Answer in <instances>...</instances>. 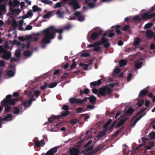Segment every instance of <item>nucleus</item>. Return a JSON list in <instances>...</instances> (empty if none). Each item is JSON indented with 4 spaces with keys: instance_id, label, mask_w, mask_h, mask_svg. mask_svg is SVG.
Wrapping results in <instances>:
<instances>
[{
    "instance_id": "f257e3e1",
    "label": "nucleus",
    "mask_w": 155,
    "mask_h": 155,
    "mask_svg": "<svg viewBox=\"0 0 155 155\" xmlns=\"http://www.w3.org/2000/svg\"><path fill=\"white\" fill-rule=\"evenodd\" d=\"M52 28H53L51 27L50 28H46L42 31L43 37L41 41V43L42 48H45L46 46L45 45L50 43L51 40L55 38L54 33H50L49 32V29Z\"/></svg>"
},
{
    "instance_id": "f03ea898",
    "label": "nucleus",
    "mask_w": 155,
    "mask_h": 155,
    "mask_svg": "<svg viewBox=\"0 0 155 155\" xmlns=\"http://www.w3.org/2000/svg\"><path fill=\"white\" fill-rule=\"evenodd\" d=\"M87 99V97H85L82 100L78 99L77 98L75 97H71L69 99V101L71 104H73L74 103H76L78 104H82L86 102Z\"/></svg>"
},
{
    "instance_id": "7ed1b4c3",
    "label": "nucleus",
    "mask_w": 155,
    "mask_h": 155,
    "mask_svg": "<svg viewBox=\"0 0 155 155\" xmlns=\"http://www.w3.org/2000/svg\"><path fill=\"white\" fill-rule=\"evenodd\" d=\"M51 27H52L53 28H50L49 30L50 31L49 32L50 33H54L55 37V34L56 32H58L59 34V35H61V34L63 33V29H58L54 28V26H50L47 28H49Z\"/></svg>"
},
{
    "instance_id": "20e7f679",
    "label": "nucleus",
    "mask_w": 155,
    "mask_h": 155,
    "mask_svg": "<svg viewBox=\"0 0 155 155\" xmlns=\"http://www.w3.org/2000/svg\"><path fill=\"white\" fill-rule=\"evenodd\" d=\"M69 5H73L74 9H77L81 8V6L79 4L76 0H72L69 3Z\"/></svg>"
},
{
    "instance_id": "39448f33",
    "label": "nucleus",
    "mask_w": 155,
    "mask_h": 155,
    "mask_svg": "<svg viewBox=\"0 0 155 155\" xmlns=\"http://www.w3.org/2000/svg\"><path fill=\"white\" fill-rule=\"evenodd\" d=\"M149 89V87H147L141 91L139 94V97H142L146 95L148 93Z\"/></svg>"
},
{
    "instance_id": "423d86ee",
    "label": "nucleus",
    "mask_w": 155,
    "mask_h": 155,
    "mask_svg": "<svg viewBox=\"0 0 155 155\" xmlns=\"http://www.w3.org/2000/svg\"><path fill=\"white\" fill-rule=\"evenodd\" d=\"M4 54L2 55V58L8 60L11 57V54L10 52H8L6 50H5Z\"/></svg>"
},
{
    "instance_id": "0eeeda50",
    "label": "nucleus",
    "mask_w": 155,
    "mask_h": 155,
    "mask_svg": "<svg viewBox=\"0 0 155 155\" xmlns=\"http://www.w3.org/2000/svg\"><path fill=\"white\" fill-rule=\"evenodd\" d=\"M80 150L77 148H72L69 150L70 155H78Z\"/></svg>"
},
{
    "instance_id": "6e6552de",
    "label": "nucleus",
    "mask_w": 155,
    "mask_h": 155,
    "mask_svg": "<svg viewBox=\"0 0 155 155\" xmlns=\"http://www.w3.org/2000/svg\"><path fill=\"white\" fill-rule=\"evenodd\" d=\"M103 31L101 30L98 32H94L92 33L91 37L92 40H94L96 39L99 35H101Z\"/></svg>"
},
{
    "instance_id": "1a4fd4ad",
    "label": "nucleus",
    "mask_w": 155,
    "mask_h": 155,
    "mask_svg": "<svg viewBox=\"0 0 155 155\" xmlns=\"http://www.w3.org/2000/svg\"><path fill=\"white\" fill-rule=\"evenodd\" d=\"M154 14H151L148 15V13H144L142 15L141 17L143 19H148L154 17Z\"/></svg>"
},
{
    "instance_id": "9d476101",
    "label": "nucleus",
    "mask_w": 155,
    "mask_h": 155,
    "mask_svg": "<svg viewBox=\"0 0 155 155\" xmlns=\"http://www.w3.org/2000/svg\"><path fill=\"white\" fill-rule=\"evenodd\" d=\"M34 143L37 147H43L45 144L43 139H42L40 141H35Z\"/></svg>"
},
{
    "instance_id": "9b49d317",
    "label": "nucleus",
    "mask_w": 155,
    "mask_h": 155,
    "mask_svg": "<svg viewBox=\"0 0 155 155\" xmlns=\"http://www.w3.org/2000/svg\"><path fill=\"white\" fill-rule=\"evenodd\" d=\"M101 83L102 81L101 80L99 79L97 81H94L91 82L90 84V86L91 88H93L96 86H99L101 84Z\"/></svg>"
},
{
    "instance_id": "f8f14e48",
    "label": "nucleus",
    "mask_w": 155,
    "mask_h": 155,
    "mask_svg": "<svg viewBox=\"0 0 155 155\" xmlns=\"http://www.w3.org/2000/svg\"><path fill=\"white\" fill-rule=\"evenodd\" d=\"M57 151V148L54 147L47 152L45 155H54Z\"/></svg>"
},
{
    "instance_id": "ddd939ff",
    "label": "nucleus",
    "mask_w": 155,
    "mask_h": 155,
    "mask_svg": "<svg viewBox=\"0 0 155 155\" xmlns=\"http://www.w3.org/2000/svg\"><path fill=\"white\" fill-rule=\"evenodd\" d=\"M99 42H97L94 43L95 46L94 47V51L99 52L101 50V48L99 47L101 45V44L99 43Z\"/></svg>"
},
{
    "instance_id": "4468645a",
    "label": "nucleus",
    "mask_w": 155,
    "mask_h": 155,
    "mask_svg": "<svg viewBox=\"0 0 155 155\" xmlns=\"http://www.w3.org/2000/svg\"><path fill=\"white\" fill-rule=\"evenodd\" d=\"M19 4L20 2L17 0H14V4H13L12 1H10L9 3V5L13 7H16L17 6L19 5Z\"/></svg>"
},
{
    "instance_id": "2eb2a0df",
    "label": "nucleus",
    "mask_w": 155,
    "mask_h": 155,
    "mask_svg": "<svg viewBox=\"0 0 155 155\" xmlns=\"http://www.w3.org/2000/svg\"><path fill=\"white\" fill-rule=\"evenodd\" d=\"M154 34L153 32L150 30H148L146 32L147 37L150 39L152 38L153 37Z\"/></svg>"
},
{
    "instance_id": "dca6fc26",
    "label": "nucleus",
    "mask_w": 155,
    "mask_h": 155,
    "mask_svg": "<svg viewBox=\"0 0 155 155\" xmlns=\"http://www.w3.org/2000/svg\"><path fill=\"white\" fill-rule=\"evenodd\" d=\"M87 98L89 100L91 104L93 105L95 104V101L96 100V98L94 96L92 95L88 98L87 97Z\"/></svg>"
},
{
    "instance_id": "f3484780",
    "label": "nucleus",
    "mask_w": 155,
    "mask_h": 155,
    "mask_svg": "<svg viewBox=\"0 0 155 155\" xmlns=\"http://www.w3.org/2000/svg\"><path fill=\"white\" fill-rule=\"evenodd\" d=\"M107 130L106 129H104L102 131L99 132L97 134V137L98 138H100L105 135L106 134Z\"/></svg>"
},
{
    "instance_id": "a211bd4d",
    "label": "nucleus",
    "mask_w": 155,
    "mask_h": 155,
    "mask_svg": "<svg viewBox=\"0 0 155 155\" xmlns=\"http://www.w3.org/2000/svg\"><path fill=\"white\" fill-rule=\"evenodd\" d=\"M127 119L128 118H126L125 119L121 120L117 124L116 126V128H117L120 127L124 123Z\"/></svg>"
},
{
    "instance_id": "6ab92c4d",
    "label": "nucleus",
    "mask_w": 155,
    "mask_h": 155,
    "mask_svg": "<svg viewBox=\"0 0 155 155\" xmlns=\"http://www.w3.org/2000/svg\"><path fill=\"white\" fill-rule=\"evenodd\" d=\"M142 64L143 62L139 61V60H138V61L135 62L134 63V66L136 68L139 69L141 67L142 65Z\"/></svg>"
},
{
    "instance_id": "aec40b11",
    "label": "nucleus",
    "mask_w": 155,
    "mask_h": 155,
    "mask_svg": "<svg viewBox=\"0 0 155 155\" xmlns=\"http://www.w3.org/2000/svg\"><path fill=\"white\" fill-rule=\"evenodd\" d=\"M12 115L10 114H8L7 115L5 116L4 118L1 119V121H6L7 120H12Z\"/></svg>"
},
{
    "instance_id": "412c9836",
    "label": "nucleus",
    "mask_w": 155,
    "mask_h": 155,
    "mask_svg": "<svg viewBox=\"0 0 155 155\" xmlns=\"http://www.w3.org/2000/svg\"><path fill=\"white\" fill-rule=\"evenodd\" d=\"M104 86L98 89V93L100 94L101 95L103 96H105V91L104 89Z\"/></svg>"
},
{
    "instance_id": "4be33fe9",
    "label": "nucleus",
    "mask_w": 155,
    "mask_h": 155,
    "mask_svg": "<svg viewBox=\"0 0 155 155\" xmlns=\"http://www.w3.org/2000/svg\"><path fill=\"white\" fill-rule=\"evenodd\" d=\"M17 24L16 20H14L13 21L12 23V25L13 27V28L12 29H11V28L9 29L8 31V32H9L11 31H13L14 30H15L17 26Z\"/></svg>"
},
{
    "instance_id": "5701e85b",
    "label": "nucleus",
    "mask_w": 155,
    "mask_h": 155,
    "mask_svg": "<svg viewBox=\"0 0 155 155\" xmlns=\"http://www.w3.org/2000/svg\"><path fill=\"white\" fill-rule=\"evenodd\" d=\"M104 87H105L104 88V89L105 94H109L112 93V91L111 89L108 87V85H105L104 86Z\"/></svg>"
},
{
    "instance_id": "b1692460",
    "label": "nucleus",
    "mask_w": 155,
    "mask_h": 155,
    "mask_svg": "<svg viewBox=\"0 0 155 155\" xmlns=\"http://www.w3.org/2000/svg\"><path fill=\"white\" fill-rule=\"evenodd\" d=\"M140 38L139 37H137L134 39L133 45L135 46H137L140 44Z\"/></svg>"
},
{
    "instance_id": "393cba45",
    "label": "nucleus",
    "mask_w": 155,
    "mask_h": 155,
    "mask_svg": "<svg viewBox=\"0 0 155 155\" xmlns=\"http://www.w3.org/2000/svg\"><path fill=\"white\" fill-rule=\"evenodd\" d=\"M109 41V39L105 38L104 37H102L100 41H99L98 42H99V44H101H101H104L105 43L107 42H108Z\"/></svg>"
},
{
    "instance_id": "a878e982",
    "label": "nucleus",
    "mask_w": 155,
    "mask_h": 155,
    "mask_svg": "<svg viewBox=\"0 0 155 155\" xmlns=\"http://www.w3.org/2000/svg\"><path fill=\"white\" fill-rule=\"evenodd\" d=\"M32 10L34 12H39L41 11V9L36 5H34L33 6Z\"/></svg>"
},
{
    "instance_id": "bb28decb",
    "label": "nucleus",
    "mask_w": 155,
    "mask_h": 155,
    "mask_svg": "<svg viewBox=\"0 0 155 155\" xmlns=\"http://www.w3.org/2000/svg\"><path fill=\"white\" fill-rule=\"evenodd\" d=\"M70 113L69 111H63L61 113V116H59V117L57 118V119L59 118V117H63L66 116L68 115Z\"/></svg>"
},
{
    "instance_id": "cd10ccee",
    "label": "nucleus",
    "mask_w": 155,
    "mask_h": 155,
    "mask_svg": "<svg viewBox=\"0 0 155 155\" xmlns=\"http://www.w3.org/2000/svg\"><path fill=\"white\" fill-rule=\"evenodd\" d=\"M119 64L120 67H123L127 64V62L124 60H121L119 61Z\"/></svg>"
},
{
    "instance_id": "c85d7f7f",
    "label": "nucleus",
    "mask_w": 155,
    "mask_h": 155,
    "mask_svg": "<svg viewBox=\"0 0 155 155\" xmlns=\"http://www.w3.org/2000/svg\"><path fill=\"white\" fill-rule=\"evenodd\" d=\"M134 111V110L132 108H130L125 113L126 114H127V115L128 116H130L132 114Z\"/></svg>"
},
{
    "instance_id": "c756f323",
    "label": "nucleus",
    "mask_w": 155,
    "mask_h": 155,
    "mask_svg": "<svg viewBox=\"0 0 155 155\" xmlns=\"http://www.w3.org/2000/svg\"><path fill=\"white\" fill-rule=\"evenodd\" d=\"M8 105H14L15 104L16 100L15 99H8Z\"/></svg>"
},
{
    "instance_id": "7c9ffc66",
    "label": "nucleus",
    "mask_w": 155,
    "mask_h": 155,
    "mask_svg": "<svg viewBox=\"0 0 155 155\" xmlns=\"http://www.w3.org/2000/svg\"><path fill=\"white\" fill-rule=\"evenodd\" d=\"M56 14L58 15V18H63V12H61L60 10H58Z\"/></svg>"
},
{
    "instance_id": "2f4dec72",
    "label": "nucleus",
    "mask_w": 155,
    "mask_h": 155,
    "mask_svg": "<svg viewBox=\"0 0 155 155\" xmlns=\"http://www.w3.org/2000/svg\"><path fill=\"white\" fill-rule=\"evenodd\" d=\"M7 4L6 3H4L2 4H0V10L2 11H4L5 10V8Z\"/></svg>"
},
{
    "instance_id": "473e14b6",
    "label": "nucleus",
    "mask_w": 155,
    "mask_h": 155,
    "mask_svg": "<svg viewBox=\"0 0 155 155\" xmlns=\"http://www.w3.org/2000/svg\"><path fill=\"white\" fill-rule=\"evenodd\" d=\"M1 104L2 106H7L8 105V100L5 99L4 100L2 101L1 102Z\"/></svg>"
},
{
    "instance_id": "72a5a7b5",
    "label": "nucleus",
    "mask_w": 155,
    "mask_h": 155,
    "mask_svg": "<svg viewBox=\"0 0 155 155\" xmlns=\"http://www.w3.org/2000/svg\"><path fill=\"white\" fill-rule=\"evenodd\" d=\"M149 137L151 139H155V133L153 131L151 132L149 134Z\"/></svg>"
},
{
    "instance_id": "f704fd0d",
    "label": "nucleus",
    "mask_w": 155,
    "mask_h": 155,
    "mask_svg": "<svg viewBox=\"0 0 155 155\" xmlns=\"http://www.w3.org/2000/svg\"><path fill=\"white\" fill-rule=\"evenodd\" d=\"M15 73L14 71L12 70H9L7 71V75L10 77H12L14 76Z\"/></svg>"
},
{
    "instance_id": "c9c22d12",
    "label": "nucleus",
    "mask_w": 155,
    "mask_h": 155,
    "mask_svg": "<svg viewBox=\"0 0 155 155\" xmlns=\"http://www.w3.org/2000/svg\"><path fill=\"white\" fill-rule=\"evenodd\" d=\"M53 13V12H50L44 15L43 17L45 18H49L50 15H51Z\"/></svg>"
},
{
    "instance_id": "e433bc0d",
    "label": "nucleus",
    "mask_w": 155,
    "mask_h": 155,
    "mask_svg": "<svg viewBox=\"0 0 155 155\" xmlns=\"http://www.w3.org/2000/svg\"><path fill=\"white\" fill-rule=\"evenodd\" d=\"M153 25V24L150 22L146 24L144 26V28L145 29H148L151 27Z\"/></svg>"
},
{
    "instance_id": "4c0bfd02",
    "label": "nucleus",
    "mask_w": 155,
    "mask_h": 155,
    "mask_svg": "<svg viewBox=\"0 0 155 155\" xmlns=\"http://www.w3.org/2000/svg\"><path fill=\"white\" fill-rule=\"evenodd\" d=\"M58 84V83L56 82H54L53 83H51L48 86V87L49 88H53L56 86Z\"/></svg>"
},
{
    "instance_id": "58836bf2",
    "label": "nucleus",
    "mask_w": 155,
    "mask_h": 155,
    "mask_svg": "<svg viewBox=\"0 0 155 155\" xmlns=\"http://www.w3.org/2000/svg\"><path fill=\"white\" fill-rule=\"evenodd\" d=\"M33 15V14L32 12V11L31 10H30L28 11L27 12V15H25V16H26V18H28L32 16Z\"/></svg>"
},
{
    "instance_id": "ea45409f",
    "label": "nucleus",
    "mask_w": 155,
    "mask_h": 155,
    "mask_svg": "<svg viewBox=\"0 0 155 155\" xmlns=\"http://www.w3.org/2000/svg\"><path fill=\"white\" fill-rule=\"evenodd\" d=\"M30 54L31 52L29 51H24L23 52V55L25 56L29 57Z\"/></svg>"
},
{
    "instance_id": "a19ab883",
    "label": "nucleus",
    "mask_w": 155,
    "mask_h": 155,
    "mask_svg": "<svg viewBox=\"0 0 155 155\" xmlns=\"http://www.w3.org/2000/svg\"><path fill=\"white\" fill-rule=\"evenodd\" d=\"M20 50V49H18V50L16 51L15 53V55L17 58H19L20 57L21 53Z\"/></svg>"
},
{
    "instance_id": "79ce46f5",
    "label": "nucleus",
    "mask_w": 155,
    "mask_h": 155,
    "mask_svg": "<svg viewBox=\"0 0 155 155\" xmlns=\"http://www.w3.org/2000/svg\"><path fill=\"white\" fill-rule=\"evenodd\" d=\"M130 28L129 25H125L122 28L121 30L124 31H126L128 30Z\"/></svg>"
},
{
    "instance_id": "37998d69",
    "label": "nucleus",
    "mask_w": 155,
    "mask_h": 155,
    "mask_svg": "<svg viewBox=\"0 0 155 155\" xmlns=\"http://www.w3.org/2000/svg\"><path fill=\"white\" fill-rule=\"evenodd\" d=\"M47 88V83L46 82H45L44 85L43 86H41L40 87V89L41 90H44L46 89Z\"/></svg>"
},
{
    "instance_id": "c03bdc74",
    "label": "nucleus",
    "mask_w": 155,
    "mask_h": 155,
    "mask_svg": "<svg viewBox=\"0 0 155 155\" xmlns=\"http://www.w3.org/2000/svg\"><path fill=\"white\" fill-rule=\"evenodd\" d=\"M87 5L91 8H93L95 6L94 4H93L92 2L88 3L86 4Z\"/></svg>"
},
{
    "instance_id": "a18cd8bd",
    "label": "nucleus",
    "mask_w": 155,
    "mask_h": 155,
    "mask_svg": "<svg viewBox=\"0 0 155 155\" xmlns=\"http://www.w3.org/2000/svg\"><path fill=\"white\" fill-rule=\"evenodd\" d=\"M41 93V92L38 90L34 91V94L36 96V98H38Z\"/></svg>"
},
{
    "instance_id": "49530a36",
    "label": "nucleus",
    "mask_w": 155,
    "mask_h": 155,
    "mask_svg": "<svg viewBox=\"0 0 155 155\" xmlns=\"http://www.w3.org/2000/svg\"><path fill=\"white\" fill-rule=\"evenodd\" d=\"M78 20L80 21H81L84 20V18L82 15L78 16L77 18Z\"/></svg>"
},
{
    "instance_id": "de8ad7c7",
    "label": "nucleus",
    "mask_w": 155,
    "mask_h": 155,
    "mask_svg": "<svg viewBox=\"0 0 155 155\" xmlns=\"http://www.w3.org/2000/svg\"><path fill=\"white\" fill-rule=\"evenodd\" d=\"M76 111L77 113H80L83 111V108L81 107H78L76 109Z\"/></svg>"
},
{
    "instance_id": "09e8293b",
    "label": "nucleus",
    "mask_w": 155,
    "mask_h": 155,
    "mask_svg": "<svg viewBox=\"0 0 155 155\" xmlns=\"http://www.w3.org/2000/svg\"><path fill=\"white\" fill-rule=\"evenodd\" d=\"M14 108L15 110V111L13 113L14 114H18L19 113L20 110L18 108L14 107Z\"/></svg>"
},
{
    "instance_id": "8fccbe9b",
    "label": "nucleus",
    "mask_w": 155,
    "mask_h": 155,
    "mask_svg": "<svg viewBox=\"0 0 155 155\" xmlns=\"http://www.w3.org/2000/svg\"><path fill=\"white\" fill-rule=\"evenodd\" d=\"M62 109L65 110V111H68V106L67 105H64L62 107Z\"/></svg>"
},
{
    "instance_id": "3c124183",
    "label": "nucleus",
    "mask_w": 155,
    "mask_h": 155,
    "mask_svg": "<svg viewBox=\"0 0 155 155\" xmlns=\"http://www.w3.org/2000/svg\"><path fill=\"white\" fill-rule=\"evenodd\" d=\"M70 122L72 125H74L77 123V120L76 119H72L71 120Z\"/></svg>"
},
{
    "instance_id": "603ef678",
    "label": "nucleus",
    "mask_w": 155,
    "mask_h": 155,
    "mask_svg": "<svg viewBox=\"0 0 155 155\" xmlns=\"http://www.w3.org/2000/svg\"><path fill=\"white\" fill-rule=\"evenodd\" d=\"M11 109V107L10 106H6L5 107V110L7 112H9Z\"/></svg>"
},
{
    "instance_id": "864d4df0",
    "label": "nucleus",
    "mask_w": 155,
    "mask_h": 155,
    "mask_svg": "<svg viewBox=\"0 0 155 155\" xmlns=\"http://www.w3.org/2000/svg\"><path fill=\"white\" fill-rule=\"evenodd\" d=\"M94 148V146L92 145L88 147L86 150L87 152L90 151L92 150Z\"/></svg>"
},
{
    "instance_id": "5fc2aeb1",
    "label": "nucleus",
    "mask_w": 155,
    "mask_h": 155,
    "mask_svg": "<svg viewBox=\"0 0 155 155\" xmlns=\"http://www.w3.org/2000/svg\"><path fill=\"white\" fill-rule=\"evenodd\" d=\"M149 145L151 147V148L154 146V141L153 140H151L148 143Z\"/></svg>"
},
{
    "instance_id": "6e6d98bb",
    "label": "nucleus",
    "mask_w": 155,
    "mask_h": 155,
    "mask_svg": "<svg viewBox=\"0 0 155 155\" xmlns=\"http://www.w3.org/2000/svg\"><path fill=\"white\" fill-rule=\"evenodd\" d=\"M5 49L2 45H0V53H4L5 51Z\"/></svg>"
},
{
    "instance_id": "4d7b16f0",
    "label": "nucleus",
    "mask_w": 155,
    "mask_h": 155,
    "mask_svg": "<svg viewBox=\"0 0 155 155\" xmlns=\"http://www.w3.org/2000/svg\"><path fill=\"white\" fill-rule=\"evenodd\" d=\"M76 64L75 62H73V63L71 65L70 69H73L76 67Z\"/></svg>"
},
{
    "instance_id": "13d9d810",
    "label": "nucleus",
    "mask_w": 155,
    "mask_h": 155,
    "mask_svg": "<svg viewBox=\"0 0 155 155\" xmlns=\"http://www.w3.org/2000/svg\"><path fill=\"white\" fill-rule=\"evenodd\" d=\"M103 45L105 48H108L110 46V44L108 42H106Z\"/></svg>"
},
{
    "instance_id": "bf43d9fd",
    "label": "nucleus",
    "mask_w": 155,
    "mask_h": 155,
    "mask_svg": "<svg viewBox=\"0 0 155 155\" xmlns=\"http://www.w3.org/2000/svg\"><path fill=\"white\" fill-rule=\"evenodd\" d=\"M133 20L135 21H139L140 20V19L139 16H136L134 18Z\"/></svg>"
},
{
    "instance_id": "052dcab7",
    "label": "nucleus",
    "mask_w": 155,
    "mask_h": 155,
    "mask_svg": "<svg viewBox=\"0 0 155 155\" xmlns=\"http://www.w3.org/2000/svg\"><path fill=\"white\" fill-rule=\"evenodd\" d=\"M143 101L141 100L138 102L137 103V104L138 105L139 107H140L143 104Z\"/></svg>"
},
{
    "instance_id": "680f3d73",
    "label": "nucleus",
    "mask_w": 155,
    "mask_h": 155,
    "mask_svg": "<svg viewBox=\"0 0 155 155\" xmlns=\"http://www.w3.org/2000/svg\"><path fill=\"white\" fill-rule=\"evenodd\" d=\"M92 91L93 93L96 94H97L98 93V90L97 88H93Z\"/></svg>"
},
{
    "instance_id": "e2e57ef3",
    "label": "nucleus",
    "mask_w": 155,
    "mask_h": 155,
    "mask_svg": "<svg viewBox=\"0 0 155 155\" xmlns=\"http://www.w3.org/2000/svg\"><path fill=\"white\" fill-rule=\"evenodd\" d=\"M62 5L61 3V2H58L55 5V8H58L61 7Z\"/></svg>"
},
{
    "instance_id": "0e129e2a",
    "label": "nucleus",
    "mask_w": 155,
    "mask_h": 155,
    "mask_svg": "<svg viewBox=\"0 0 155 155\" xmlns=\"http://www.w3.org/2000/svg\"><path fill=\"white\" fill-rule=\"evenodd\" d=\"M84 94H87L89 93L90 91L88 88H85L84 91Z\"/></svg>"
},
{
    "instance_id": "69168bd1",
    "label": "nucleus",
    "mask_w": 155,
    "mask_h": 155,
    "mask_svg": "<svg viewBox=\"0 0 155 155\" xmlns=\"http://www.w3.org/2000/svg\"><path fill=\"white\" fill-rule=\"evenodd\" d=\"M120 71V68H117L114 70V72L115 74H118Z\"/></svg>"
},
{
    "instance_id": "338daca9",
    "label": "nucleus",
    "mask_w": 155,
    "mask_h": 155,
    "mask_svg": "<svg viewBox=\"0 0 155 155\" xmlns=\"http://www.w3.org/2000/svg\"><path fill=\"white\" fill-rule=\"evenodd\" d=\"M132 76V74L131 73H130L128 74V76L127 79V81H130Z\"/></svg>"
},
{
    "instance_id": "774afa93",
    "label": "nucleus",
    "mask_w": 155,
    "mask_h": 155,
    "mask_svg": "<svg viewBox=\"0 0 155 155\" xmlns=\"http://www.w3.org/2000/svg\"><path fill=\"white\" fill-rule=\"evenodd\" d=\"M68 73H65L61 77V79H65L68 76Z\"/></svg>"
}]
</instances>
